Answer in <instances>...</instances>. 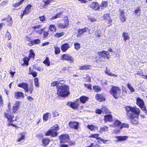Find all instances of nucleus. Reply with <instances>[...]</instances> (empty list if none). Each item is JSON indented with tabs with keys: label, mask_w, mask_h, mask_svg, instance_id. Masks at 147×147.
I'll use <instances>...</instances> for the list:
<instances>
[{
	"label": "nucleus",
	"mask_w": 147,
	"mask_h": 147,
	"mask_svg": "<svg viewBox=\"0 0 147 147\" xmlns=\"http://www.w3.org/2000/svg\"><path fill=\"white\" fill-rule=\"evenodd\" d=\"M126 109L127 115L130 119L131 123L133 124H138V119L140 113V109L129 106L127 107Z\"/></svg>",
	"instance_id": "nucleus-1"
},
{
	"label": "nucleus",
	"mask_w": 147,
	"mask_h": 147,
	"mask_svg": "<svg viewBox=\"0 0 147 147\" xmlns=\"http://www.w3.org/2000/svg\"><path fill=\"white\" fill-rule=\"evenodd\" d=\"M70 93L69 88L67 85H62L57 88V94L63 97L67 96Z\"/></svg>",
	"instance_id": "nucleus-2"
},
{
	"label": "nucleus",
	"mask_w": 147,
	"mask_h": 147,
	"mask_svg": "<svg viewBox=\"0 0 147 147\" xmlns=\"http://www.w3.org/2000/svg\"><path fill=\"white\" fill-rule=\"evenodd\" d=\"M59 129L58 126L57 125H54L50 128L49 130L45 133L46 136H51L52 137L56 136L58 134L57 131Z\"/></svg>",
	"instance_id": "nucleus-3"
},
{
	"label": "nucleus",
	"mask_w": 147,
	"mask_h": 147,
	"mask_svg": "<svg viewBox=\"0 0 147 147\" xmlns=\"http://www.w3.org/2000/svg\"><path fill=\"white\" fill-rule=\"evenodd\" d=\"M121 90L120 88L117 86H113L110 90V93L114 97L117 98L119 96Z\"/></svg>",
	"instance_id": "nucleus-4"
},
{
	"label": "nucleus",
	"mask_w": 147,
	"mask_h": 147,
	"mask_svg": "<svg viewBox=\"0 0 147 147\" xmlns=\"http://www.w3.org/2000/svg\"><path fill=\"white\" fill-rule=\"evenodd\" d=\"M136 104L144 111V113L147 114V111L143 100L139 97L136 99Z\"/></svg>",
	"instance_id": "nucleus-5"
},
{
	"label": "nucleus",
	"mask_w": 147,
	"mask_h": 147,
	"mask_svg": "<svg viewBox=\"0 0 147 147\" xmlns=\"http://www.w3.org/2000/svg\"><path fill=\"white\" fill-rule=\"evenodd\" d=\"M5 117L7 118L8 121L9 122L8 125H11L13 126H15V125L13 123V119L14 117L12 115L11 113H5Z\"/></svg>",
	"instance_id": "nucleus-6"
},
{
	"label": "nucleus",
	"mask_w": 147,
	"mask_h": 147,
	"mask_svg": "<svg viewBox=\"0 0 147 147\" xmlns=\"http://www.w3.org/2000/svg\"><path fill=\"white\" fill-rule=\"evenodd\" d=\"M59 138L60 140V143H65L69 141L70 138L69 135L67 134L61 135Z\"/></svg>",
	"instance_id": "nucleus-7"
},
{
	"label": "nucleus",
	"mask_w": 147,
	"mask_h": 147,
	"mask_svg": "<svg viewBox=\"0 0 147 147\" xmlns=\"http://www.w3.org/2000/svg\"><path fill=\"white\" fill-rule=\"evenodd\" d=\"M63 60H67L72 62L74 60V58L68 54H64L61 56V59Z\"/></svg>",
	"instance_id": "nucleus-8"
},
{
	"label": "nucleus",
	"mask_w": 147,
	"mask_h": 147,
	"mask_svg": "<svg viewBox=\"0 0 147 147\" xmlns=\"http://www.w3.org/2000/svg\"><path fill=\"white\" fill-rule=\"evenodd\" d=\"M67 105L74 109H78L80 104L77 101L75 102H67Z\"/></svg>",
	"instance_id": "nucleus-9"
},
{
	"label": "nucleus",
	"mask_w": 147,
	"mask_h": 147,
	"mask_svg": "<svg viewBox=\"0 0 147 147\" xmlns=\"http://www.w3.org/2000/svg\"><path fill=\"white\" fill-rule=\"evenodd\" d=\"M21 102L20 101H16L13 106L12 110L14 113H16L20 107V104Z\"/></svg>",
	"instance_id": "nucleus-10"
},
{
	"label": "nucleus",
	"mask_w": 147,
	"mask_h": 147,
	"mask_svg": "<svg viewBox=\"0 0 147 147\" xmlns=\"http://www.w3.org/2000/svg\"><path fill=\"white\" fill-rule=\"evenodd\" d=\"M117 139L116 140L117 142H120L125 141L128 138V136H116L115 137Z\"/></svg>",
	"instance_id": "nucleus-11"
},
{
	"label": "nucleus",
	"mask_w": 147,
	"mask_h": 147,
	"mask_svg": "<svg viewBox=\"0 0 147 147\" xmlns=\"http://www.w3.org/2000/svg\"><path fill=\"white\" fill-rule=\"evenodd\" d=\"M19 87L23 88L26 92H28V84L26 83L22 82L18 85Z\"/></svg>",
	"instance_id": "nucleus-12"
},
{
	"label": "nucleus",
	"mask_w": 147,
	"mask_h": 147,
	"mask_svg": "<svg viewBox=\"0 0 147 147\" xmlns=\"http://www.w3.org/2000/svg\"><path fill=\"white\" fill-rule=\"evenodd\" d=\"M90 7L95 10H99L100 9V6L97 2H94L90 5Z\"/></svg>",
	"instance_id": "nucleus-13"
},
{
	"label": "nucleus",
	"mask_w": 147,
	"mask_h": 147,
	"mask_svg": "<svg viewBox=\"0 0 147 147\" xmlns=\"http://www.w3.org/2000/svg\"><path fill=\"white\" fill-rule=\"evenodd\" d=\"M98 55L101 56L102 58L107 57L108 59L109 58L110 55L108 52L107 51H103L101 52H98Z\"/></svg>",
	"instance_id": "nucleus-14"
},
{
	"label": "nucleus",
	"mask_w": 147,
	"mask_h": 147,
	"mask_svg": "<svg viewBox=\"0 0 147 147\" xmlns=\"http://www.w3.org/2000/svg\"><path fill=\"white\" fill-rule=\"evenodd\" d=\"M14 97L17 99H19L21 98H24V93L22 92H16L15 93Z\"/></svg>",
	"instance_id": "nucleus-15"
},
{
	"label": "nucleus",
	"mask_w": 147,
	"mask_h": 147,
	"mask_svg": "<svg viewBox=\"0 0 147 147\" xmlns=\"http://www.w3.org/2000/svg\"><path fill=\"white\" fill-rule=\"evenodd\" d=\"M120 19L122 22H125L126 20V18L125 16V15L124 10L123 9H120Z\"/></svg>",
	"instance_id": "nucleus-16"
},
{
	"label": "nucleus",
	"mask_w": 147,
	"mask_h": 147,
	"mask_svg": "<svg viewBox=\"0 0 147 147\" xmlns=\"http://www.w3.org/2000/svg\"><path fill=\"white\" fill-rule=\"evenodd\" d=\"M104 121L105 122L111 121L113 120V117L111 115L107 114L104 116Z\"/></svg>",
	"instance_id": "nucleus-17"
},
{
	"label": "nucleus",
	"mask_w": 147,
	"mask_h": 147,
	"mask_svg": "<svg viewBox=\"0 0 147 147\" xmlns=\"http://www.w3.org/2000/svg\"><path fill=\"white\" fill-rule=\"evenodd\" d=\"M69 125L71 128L77 129L78 127L79 123L75 121H71L69 122Z\"/></svg>",
	"instance_id": "nucleus-18"
},
{
	"label": "nucleus",
	"mask_w": 147,
	"mask_h": 147,
	"mask_svg": "<svg viewBox=\"0 0 147 147\" xmlns=\"http://www.w3.org/2000/svg\"><path fill=\"white\" fill-rule=\"evenodd\" d=\"M69 48V44L68 43H66L61 45V49L63 52H65Z\"/></svg>",
	"instance_id": "nucleus-19"
},
{
	"label": "nucleus",
	"mask_w": 147,
	"mask_h": 147,
	"mask_svg": "<svg viewBox=\"0 0 147 147\" xmlns=\"http://www.w3.org/2000/svg\"><path fill=\"white\" fill-rule=\"evenodd\" d=\"M129 125L128 124L125 123H123L122 124H121V125L119 129L117 130H114L115 133L116 134H117L120 132V130L121 129L124 127L128 128L129 127Z\"/></svg>",
	"instance_id": "nucleus-20"
},
{
	"label": "nucleus",
	"mask_w": 147,
	"mask_h": 147,
	"mask_svg": "<svg viewBox=\"0 0 147 147\" xmlns=\"http://www.w3.org/2000/svg\"><path fill=\"white\" fill-rule=\"evenodd\" d=\"M109 15V14H105L103 16L104 20L107 22L108 24H110L112 22V20L110 17Z\"/></svg>",
	"instance_id": "nucleus-21"
},
{
	"label": "nucleus",
	"mask_w": 147,
	"mask_h": 147,
	"mask_svg": "<svg viewBox=\"0 0 147 147\" xmlns=\"http://www.w3.org/2000/svg\"><path fill=\"white\" fill-rule=\"evenodd\" d=\"M96 99L100 101H104L105 100V98L100 94H97L96 96Z\"/></svg>",
	"instance_id": "nucleus-22"
},
{
	"label": "nucleus",
	"mask_w": 147,
	"mask_h": 147,
	"mask_svg": "<svg viewBox=\"0 0 147 147\" xmlns=\"http://www.w3.org/2000/svg\"><path fill=\"white\" fill-rule=\"evenodd\" d=\"M88 97L85 96H82L80 98V102L79 103L82 102V103H85L88 100Z\"/></svg>",
	"instance_id": "nucleus-23"
},
{
	"label": "nucleus",
	"mask_w": 147,
	"mask_h": 147,
	"mask_svg": "<svg viewBox=\"0 0 147 147\" xmlns=\"http://www.w3.org/2000/svg\"><path fill=\"white\" fill-rule=\"evenodd\" d=\"M43 146L47 145L50 142V139L48 138H44L42 140Z\"/></svg>",
	"instance_id": "nucleus-24"
},
{
	"label": "nucleus",
	"mask_w": 147,
	"mask_h": 147,
	"mask_svg": "<svg viewBox=\"0 0 147 147\" xmlns=\"http://www.w3.org/2000/svg\"><path fill=\"white\" fill-rule=\"evenodd\" d=\"M51 115V114L49 113H47L44 114L43 117V119L44 122L47 121L48 119L49 116Z\"/></svg>",
	"instance_id": "nucleus-25"
},
{
	"label": "nucleus",
	"mask_w": 147,
	"mask_h": 147,
	"mask_svg": "<svg viewBox=\"0 0 147 147\" xmlns=\"http://www.w3.org/2000/svg\"><path fill=\"white\" fill-rule=\"evenodd\" d=\"M32 5H31L28 4L26 6L25 10L24 11L26 13L28 14L30 12V10L31 9Z\"/></svg>",
	"instance_id": "nucleus-26"
},
{
	"label": "nucleus",
	"mask_w": 147,
	"mask_h": 147,
	"mask_svg": "<svg viewBox=\"0 0 147 147\" xmlns=\"http://www.w3.org/2000/svg\"><path fill=\"white\" fill-rule=\"evenodd\" d=\"M123 36L125 41H126L127 40H129V34L125 32L123 33Z\"/></svg>",
	"instance_id": "nucleus-27"
},
{
	"label": "nucleus",
	"mask_w": 147,
	"mask_h": 147,
	"mask_svg": "<svg viewBox=\"0 0 147 147\" xmlns=\"http://www.w3.org/2000/svg\"><path fill=\"white\" fill-rule=\"evenodd\" d=\"M25 0H21L19 2L13 4V6L15 7H18L21 5Z\"/></svg>",
	"instance_id": "nucleus-28"
},
{
	"label": "nucleus",
	"mask_w": 147,
	"mask_h": 147,
	"mask_svg": "<svg viewBox=\"0 0 147 147\" xmlns=\"http://www.w3.org/2000/svg\"><path fill=\"white\" fill-rule=\"evenodd\" d=\"M30 58L28 57H25L23 58V61L24 63L26 65H28V62L29 61Z\"/></svg>",
	"instance_id": "nucleus-29"
},
{
	"label": "nucleus",
	"mask_w": 147,
	"mask_h": 147,
	"mask_svg": "<svg viewBox=\"0 0 147 147\" xmlns=\"http://www.w3.org/2000/svg\"><path fill=\"white\" fill-rule=\"evenodd\" d=\"M88 30V29L87 28L79 29L78 31V33L82 34V33L86 32Z\"/></svg>",
	"instance_id": "nucleus-30"
},
{
	"label": "nucleus",
	"mask_w": 147,
	"mask_h": 147,
	"mask_svg": "<svg viewBox=\"0 0 147 147\" xmlns=\"http://www.w3.org/2000/svg\"><path fill=\"white\" fill-rule=\"evenodd\" d=\"M12 19L11 17L9 16L6 19V22L8 23L7 25L9 26H12Z\"/></svg>",
	"instance_id": "nucleus-31"
},
{
	"label": "nucleus",
	"mask_w": 147,
	"mask_h": 147,
	"mask_svg": "<svg viewBox=\"0 0 147 147\" xmlns=\"http://www.w3.org/2000/svg\"><path fill=\"white\" fill-rule=\"evenodd\" d=\"M108 5V3L107 1H102L101 4V5L100 6L101 9L103 8H106Z\"/></svg>",
	"instance_id": "nucleus-32"
},
{
	"label": "nucleus",
	"mask_w": 147,
	"mask_h": 147,
	"mask_svg": "<svg viewBox=\"0 0 147 147\" xmlns=\"http://www.w3.org/2000/svg\"><path fill=\"white\" fill-rule=\"evenodd\" d=\"M29 72L30 74L31 75L34 77H36L37 75V72L35 71L31 70L30 67L29 68Z\"/></svg>",
	"instance_id": "nucleus-33"
},
{
	"label": "nucleus",
	"mask_w": 147,
	"mask_h": 147,
	"mask_svg": "<svg viewBox=\"0 0 147 147\" xmlns=\"http://www.w3.org/2000/svg\"><path fill=\"white\" fill-rule=\"evenodd\" d=\"M93 89L95 90V91L97 92L100 91L102 89V88L100 86H93Z\"/></svg>",
	"instance_id": "nucleus-34"
},
{
	"label": "nucleus",
	"mask_w": 147,
	"mask_h": 147,
	"mask_svg": "<svg viewBox=\"0 0 147 147\" xmlns=\"http://www.w3.org/2000/svg\"><path fill=\"white\" fill-rule=\"evenodd\" d=\"M141 10V9L140 7H138L134 11V12L136 14L138 15L139 16L140 14V11Z\"/></svg>",
	"instance_id": "nucleus-35"
},
{
	"label": "nucleus",
	"mask_w": 147,
	"mask_h": 147,
	"mask_svg": "<svg viewBox=\"0 0 147 147\" xmlns=\"http://www.w3.org/2000/svg\"><path fill=\"white\" fill-rule=\"evenodd\" d=\"M43 63L45 65H46L49 66L50 65V61L49 60V58L47 57L45 59L43 62Z\"/></svg>",
	"instance_id": "nucleus-36"
},
{
	"label": "nucleus",
	"mask_w": 147,
	"mask_h": 147,
	"mask_svg": "<svg viewBox=\"0 0 147 147\" xmlns=\"http://www.w3.org/2000/svg\"><path fill=\"white\" fill-rule=\"evenodd\" d=\"M49 29L51 31L55 32L56 30V28L55 26L54 25H50Z\"/></svg>",
	"instance_id": "nucleus-37"
},
{
	"label": "nucleus",
	"mask_w": 147,
	"mask_h": 147,
	"mask_svg": "<svg viewBox=\"0 0 147 147\" xmlns=\"http://www.w3.org/2000/svg\"><path fill=\"white\" fill-rule=\"evenodd\" d=\"M35 54L33 51L32 49H30V54L28 56V57H29L30 59L31 58H34L35 56Z\"/></svg>",
	"instance_id": "nucleus-38"
},
{
	"label": "nucleus",
	"mask_w": 147,
	"mask_h": 147,
	"mask_svg": "<svg viewBox=\"0 0 147 147\" xmlns=\"http://www.w3.org/2000/svg\"><path fill=\"white\" fill-rule=\"evenodd\" d=\"M40 42V40L39 39H33L32 45L35 44H39Z\"/></svg>",
	"instance_id": "nucleus-39"
},
{
	"label": "nucleus",
	"mask_w": 147,
	"mask_h": 147,
	"mask_svg": "<svg viewBox=\"0 0 147 147\" xmlns=\"http://www.w3.org/2000/svg\"><path fill=\"white\" fill-rule=\"evenodd\" d=\"M108 127L106 126L101 127L100 129V132H106L108 131Z\"/></svg>",
	"instance_id": "nucleus-40"
},
{
	"label": "nucleus",
	"mask_w": 147,
	"mask_h": 147,
	"mask_svg": "<svg viewBox=\"0 0 147 147\" xmlns=\"http://www.w3.org/2000/svg\"><path fill=\"white\" fill-rule=\"evenodd\" d=\"M99 134H91L90 136H89L90 138H96L97 140L100 139V138L98 137Z\"/></svg>",
	"instance_id": "nucleus-41"
},
{
	"label": "nucleus",
	"mask_w": 147,
	"mask_h": 147,
	"mask_svg": "<svg viewBox=\"0 0 147 147\" xmlns=\"http://www.w3.org/2000/svg\"><path fill=\"white\" fill-rule=\"evenodd\" d=\"M101 35V32L100 30H97L95 32V35L96 37H100Z\"/></svg>",
	"instance_id": "nucleus-42"
},
{
	"label": "nucleus",
	"mask_w": 147,
	"mask_h": 147,
	"mask_svg": "<svg viewBox=\"0 0 147 147\" xmlns=\"http://www.w3.org/2000/svg\"><path fill=\"white\" fill-rule=\"evenodd\" d=\"M114 125L115 126H120L121 122L119 121L118 120H116L114 122Z\"/></svg>",
	"instance_id": "nucleus-43"
},
{
	"label": "nucleus",
	"mask_w": 147,
	"mask_h": 147,
	"mask_svg": "<svg viewBox=\"0 0 147 147\" xmlns=\"http://www.w3.org/2000/svg\"><path fill=\"white\" fill-rule=\"evenodd\" d=\"M49 31H44L43 32V38L45 39L48 38V36L49 34L48 32Z\"/></svg>",
	"instance_id": "nucleus-44"
},
{
	"label": "nucleus",
	"mask_w": 147,
	"mask_h": 147,
	"mask_svg": "<svg viewBox=\"0 0 147 147\" xmlns=\"http://www.w3.org/2000/svg\"><path fill=\"white\" fill-rule=\"evenodd\" d=\"M105 72L106 74L108 75L109 76H112L115 77H117V75L113 74L109 70H106L105 71Z\"/></svg>",
	"instance_id": "nucleus-45"
},
{
	"label": "nucleus",
	"mask_w": 147,
	"mask_h": 147,
	"mask_svg": "<svg viewBox=\"0 0 147 147\" xmlns=\"http://www.w3.org/2000/svg\"><path fill=\"white\" fill-rule=\"evenodd\" d=\"M54 49H55V54H59L60 51V48L58 47L55 46L54 47Z\"/></svg>",
	"instance_id": "nucleus-46"
},
{
	"label": "nucleus",
	"mask_w": 147,
	"mask_h": 147,
	"mask_svg": "<svg viewBox=\"0 0 147 147\" xmlns=\"http://www.w3.org/2000/svg\"><path fill=\"white\" fill-rule=\"evenodd\" d=\"M90 66L89 65H84L80 67V69H90Z\"/></svg>",
	"instance_id": "nucleus-47"
},
{
	"label": "nucleus",
	"mask_w": 147,
	"mask_h": 147,
	"mask_svg": "<svg viewBox=\"0 0 147 147\" xmlns=\"http://www.w3.org/2000/svg\"><path fill=\"white\" fill-rule=\"evenodd\" d=\"M75 48L77 50H79L80 48V45L78 42H76L74 44Z\"/></svg>",
	"instance_id": "nucleus-48"
},
{
	"label": "nucleus",
	"mask_w": 147,
	"mask_h": 147,
	"mask_svg": "<svg viewBox=\"0 0 147 147\" xmlns=\"http://www.w3.org/2000/svg\"><path fill=\"white\" fill-rule=\"evenodd\" d=\"M34 84L37 87L39 86V84L38 82V78H34Z\"/></svg>",
	"instance_id": "nucleus-49"
},
{
	"label": "nucleus",
	"mask_w": 147,
	"mask_h": 147,
	"mask_svg": "<svg viewBox=\"0 0 147 147\" xmlns=\"http://www.w3.org/2000/svg\"><path fill=\"white\" fill-rule=\"evenodd\" d=\"M45 28H42L39 30H36V33L39 34H42L44 31Z\"/></svg>",
	"instance_id": "nucleus-50"
},
{
	"label": "nucleus",
	"mask_w": 147,
	"mask_h": 147,
	"mask_svg": "<svg viewBox=\"0 0 147 147\" xmlns=\"http://www.w3.org/2000/svg\"><path fill=\"white\" fill-rule=\"evenodd\" d=\"M103 113H108L109 110H108L107 107L104 106L101 108Z\"/></svg>",
	"instance_id": "nucleus-51"
},
{
	"label": "nucleus",
	"mask_w": 147,
	"mask_h": 147,
	"mask_svg": "<svg viewBox=\"0 0 147 147\" xmlns=\"http://www.w3.org/2000/svg\"><path fill=\"white\" fill-rule=\"evenodd\" d=\"M61 14V13H58L55 16H53L51 19V20H53L54 19L57 18L59 17Z\"/></svg>",
	"instance_id": "nucleus-52"
},
{
	"label": "nucleus",
	"mask_w": 147,
	"mask_h": 147,
	"mask_svg": "<svg viewBox=\"0 0 147 147\" xmlns=\"http://www.w3.org/2000/svg\"><path fill=\"white\" fill-rule=\"evenodd\" d=\"M127 87L130 90L131 92H134L135 91L134 88L131 86V85L129 84H127Z\"/></svg>",
	"instance_id": "nucleus-53"
},
{
	"label": "nucleus",
	"mask_w": 147,
	"mask_h": 147,
	"mask_svg": "<svg viewBox=\"0 0 147 147\" xmlns=\"http://www.w3.org/2000/svg\"><path fill=\"white\" fill-rule=\"evenodd\" d=\"M25 138V135L24 133H22V134L21 136L17 140L18 142H20L22 140L24 139Z\"/></svg>",
	"instance_id": "nucleus-54"
},
{
	"label": "nucleus",
	"mask_w": 147,
	"mask_h": 147,
	"mask_svg": "<svg viewBox=\"0 0 147 147\" xmlns=\"http://www.w3.org/2000/svg\"><path fill=\"white\" fill-rule=\"evenodd\" d=\"M87 127L88 129L91 131H93L95 127L94 125H88Z\"/></svg>",
	"instance_id": "nucleus-55"
},
{
	"label": "nucleus",
	"mask_w": 147,
	"mask_h": 147,
	"mask_svg": "<svg viewBox=\"0 0 147 147\" xmlns=\"http://www.w3.org/2000/svg\"><path fill=\"white\" fill-rule=\"evenodd\" d=\"M63 32L61 33H57L55 35V37H59L63 35Z\"/></svg>",
	"instance_id": "nucleus-56"
},
{
	"label": "nucleus",
	"mask_w": 147,
	"mask_h": 147,
	"mask_svg": "<svg viewBox=\"0 0 147 147\" xmlns=\"http://www.w3.org/2000/svg\"><path fill=\"white\" fill-rule=\"evenodd\" d=\"M103 59L101 57H98L96 60V62L98 63H99L101 61H103Z\"/></svg>",
	"instance_id": "nucleus-57"
},
{
	"label": "nucleus",
	"mask_w": 147,
	"mask_h": 147,
	"mask_svg": "<svg viewBox=\"0 0 147 147\" xmlns=\"http://www.w3.org/2000/svg\"><path fill=\"white\" fill-rule=\"evenodd\" d=\"M84 86L88 89H92V85L90 84H85Z\"/></svg>",
	"instance_id": "nucleus-58"
},
{
	"label": "nucleus",
	"mask_w": 147,
	"mask_h": 147,
	"mask_svg": "<svg viewBox=\"0 0 147 147\" xmlns=\"http://www.w3.org/2000/svg\"><path fill=\"white\" fill-rule=\"evenodd\" d=\"M41 26L40 25H38L37 26H35L32 27V29H39L41 28Z\"/></svg>",
	"instance_id": "nucleus-59"
},
{
	"label": "nucleus",
	"mask_w": 147,
	"mask_h": 147,
	"mask_svg": "<svg viewBox=\"0 0 147 147\" xmlns=\"http://www.w3.org/2000/svg\"><path fill=\"white\" fill-rule=\"evenodd\" d=\"M6 36L7 37V38H8V40H10V39L11 38V35L10 34V33L8 32V31H7V32L6 34Z\"/></svg>",
	"instance_id": "nucleus-60"
},
{
	"label": "nucleus",
	"mask_w": 147,
	"mask_h": 147,
	"mask_svg": "<svg viewBox=\"0 0 147 147\" xmlns=\"http://www.w3.org/2000/svg\"><path fill=\"white\" fill-rule=\"evenodd\" d=\"M88 19L91 22H94L96 21V19L95 18L92 17H89Z\"/></svg>",
	"instance_id": "nucleus-61"
},
{
	"label": "nucleus",
	"mask_w": 147,
	"mask_h": 147,
	"mask_svg": "<svg viewBox=\"0 0 147 147\" xmlns=\"http://www.w3.org/2000/svg\"><path fill=\"white\" fill-rule=\"evenodd\" d=\"M33 87L32 86L30 87H29L28 88V92L29 91L30 92V93L31 94L32 92L33 91Z\"/></svg>",
	"instance_id": "nucleus-62"
},
{
	"label": "nucleus",
	"mask_w": 147,
	"mask_h": 147,
	"mask_svg": "<svg viewBox=\"0 0 147 147\" xmlns=\"http://www.w3.org/2000/svg\"><path fill=\"white\" fill-rule=\"evenodd\" d=\"M53 0H47V1H43L44 2L45 5H48L50 3L53 1Z\"/></svg>",
	"instance_id": "nucleus-63"
},
{
	"label": "nucleus",
	"mask_w": 147,
	"mask_h": 147,
	"mask_svg": "<svg viewBox=\"0 0 147 147\" xmlns=\"http://www.w3.org/2000/svg\"><path fill=\"white\" fill-rule=\"evenodd\" d=\"M39 18L40 20L42 22L46 20V18L44 16H40Z\"/></svg>",
	"instance_id": "nucleus-64"
}]
</instances>
